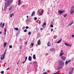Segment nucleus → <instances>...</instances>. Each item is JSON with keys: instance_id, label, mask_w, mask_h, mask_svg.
I'll list each match as a JSON object with an SVG mask.
<instances>
[{"instance_id": "nucleus-1", "label": "nucleus", "mask_w": 74, "mask_h": 74, "mask_svg": "<svg viewBox=\"0 0 74 74\" xmlns=\"http://www.w3.org/2000/svg\"><path fill=\"white\" fill-rule=\"evenodd\" d=\"M13 0H7L5 4V6L4 8V11H6L7 10V8L8 6H10V5L11 3H12Z\"/></svg>"}, {"instance_id": "nucleus-2", "label": "nucleus", "mask_w": 74, "mask_h": 74, "mask_svg": "<svg viewBox=\"0 0 74 74\" xmlns=\"http://www.w3.org/2000/svg\"><path fill=\"white\" fill-rule=\"evenodd\" d=\"M64 66V62L63 61H61L59 64V67L58 68V70L62 69Z\"/></svg>"}, {"instance_id": "nucleus-3", "label": "nucleus", "mask_w": 74, "mask_h": 74, "mask_svg": "<svg viewBox=\"0 0 74 74\" xmlns=\"http://www.w3.org/2000/svg\"><path fill=\"white\" fill-rule=\"evenodd\" d=\"M74 12V5L72 6L71 8V10L70 13L71 14H73V13Z\"/></svg>"}, {"instance_id": "nucleus-4", "label": "nucleus", "mask_w": 74, "mask_h": 74, "mask_svg": "<svg viewBox=\"0 0 74 74\" xmlns=\"http://www.w3.org/2000/svg\"><path fill=\"white\" fill-rule=\"evenodd\" d=\"M73 71H74V69L73 68H71L69 71V74H72L73 73Z\"/></svg>"}, {"instance_id": "nucleus-5", "label": "nucleus", "mask_w": 74, "mask_h": 74, "mask_svg": "<svg viewBox=\"0 0 74 74\" xmlns=\"http://www.w3.org/2000/svg\"><path fill=\"white\" fill-rule=\"evenodd\" d=\"M65 10H64L63 11L60 10L58 11V13L60 14V15H62V13L65 12Z\"/></svg>"}, {"instance_id": "nucleus-6", "label": "nucleus", "mask_w": 74, "mask_h": 74, "mask_svg": "<svg viewBox=\"0 0 74 74\" xmlns=\"http://www.w3.org/2000/svg\"><path fill=\"white\" fill-rule=\"evenodd\" d=\"M40 10L41 11V12H40L39 14L40 15H42L44 12V10L42 9H40Z\"/></svg>"}, {"instance_id": "nucleus-7", "label": "nucleus", "mask_w": 74, "mask_h": 74, "mask_svg": "<svg viewBox=\"0 0 74 74\" xmlns=\"http://www.w3.org/2000/svg\"><path fill=\"white\" fill-rule=\"evenodd\" d=\"M4 58H5V56H4L3 54H2L1 57V60H2L3 59H4Z\"/></svg>"}, {"instance_id": "nucleus-8", "label": "nucleus", "mask_w": 74, "mask_h": 74, "mask_svg": "<svg viewBox=\"0 0 74 74\" xmlns=\"http://www.w3.org/2000/svg\"><path fill=\"white\" fill-rule=\"evenodd\" d=\"M5 25V23H3H3L1 22V23H0V26L1 27H3Z\"/></svg>"}, {"instance_id": "nucleus-9", "label": "nucleus", "mask_w": 74, "mask_h": 74, "mask_svg": "<svg viewBox=\"0 0 74 74\" xmlns=\"http://www.w3.org/2000/svg\"><path fill=\"white\" fill-rule=\"evenodd\" d=\"M64 44H65L66 46H69L70 47H71V45L70 44H69L68 43H65Z\"/></svg>"}, {"instance_id": "nucleus-10", "label": "nucleus", "mask_w": 74, "mask_h": 74, "mask_svg": "<svg viewBox=\"0 0 74 74\" xmlns=\"http://www.w3.org/2000/svg\"><path fill=\"white\" fill-rule=\"evenodd\" d=\"M61 58L62 60H65L66 59V58L65 57L62 56Z\"/></svg>"}, {"instance_id": "nucleus-11", "label": "nucleus", "mask_w": 74, "mask_h": 74, "mask_svg": "<svg viewBox=\"0 0 74 74\" xmlns=\"http://www.w3.org/2000/svg\"><path fill=\"white\" fill-rule=\"evenodd\" d=\"M50 51H54V53H55V49L51 48L50 49Z\"/></svg>"}, {"instance_id": "nucleus-12", "label": "nucleus", "mask_w": 74, "mask_h": 74, "mask_svg": "<svg viewBox=\"0 0 74 74\" xmlns=\"http://www.w3.org/2000/svg\"><path fill=\"white\" fill-rule=\"evenodd\" d=\"M18 5H21V0H18Z\"/></svg>"}, {"instance_id": "nucleus-13", "label": "nucleus", "mask_w": 74, "mask_h": 74, "mask_svg": "<svg viewBox=\"0 0 74 74\" xmlns=\"http://www.w3.org/2000/svg\"><path fill=\"white\" fill-rule=\"evenodd\" d=\"M40 42H41V41H40V39H39L38 41V45H40Z\"/></svg>"}, {"instance_id": "nucleus-14", "label": "nucleus", "mask_w": 74, "mask_h": 74, "mask_svg": "<svg viewBox=\"0 0 74 74\" xmlns=\"http://www.w3.org/2000/svg\"><path fill=\"white\" fill-rule=\"evenodd\" d=\"M28 60L29 61H31L32 60V57L29 56L28 58Z\"/></svg>"}, {"instance_id": "nucleus-15", "label": "nucleus", "mask_w": 74, "mask_h": 74, "mask_svg": "<svg viewBox=\"0 0 74 74\" xmlns=\"http://www.w3.org/2000/svg\"><path fill=\"white\" fill-rule=\"evenodd\" d=\"M7 43L6 42H5L3 44V46L4 47V48H5L6 46L7 45Z\"/></svg>"}, {"instance_id": "nucleus-16", "label": "nucleus", "mask_w": 74, "mask_h": 74, "mask_svg": "<svg viewBox=\"0 0 74 74\" xmlns=\"http://www.w3.org/2000/svg\"><path fill=\"white\" fill-rule=\"evenodd\" d=\"M35 14V12L33 11L31 15V16H33Z\"/></svg>"}, {"instance_id": "nucleus-17", "label": "nucleus", "mask_w": 74, "mask_h": 74, "mask_svg": "<svg viewBox=\"0 0 74 74\" xmlns=\"http://www.w3.org/2000/svg\"><path fill=\"white\" fill-rule=\"evenodd\" d=\"M33 58L35 60H36V55L35 54H34L33 56Z\"/></svg>"}, {"instance_id": "nucleus-18", "label": "nucleus", "mask_w": 74, "mask_h": 74, "mask_svg": "<svg viewBox=\"0 0 74 74\" xmlns=\"http://www.w3.org/2000/svg\"><path fill=\"white\" fill-rule=\"evenodd\" d=\"M61 41H62V39H60V40H58L57 42V43L59 44V43H60Z\"/></svg>"}, {"instance_id": "nucleus-19", "label": "nucleus", "mask_w": 74, "mask_h": 74, "mask_svg": "<svg viewBox=\"0 0 74 74\" xmlns=\"http://www.w3.org/2000/svg\"><path fill=\"white\" fill-rule=\"evenodd\" d=\"M46 25V23H43V25H42V27H43V28H44V26Z\"/></svg>"}, {"instance_id": "nucleus-20", "label": "nucleus", "mask_w": 74, "mask_h": 74, "mask_svg": "<svg viewBox=\"0 0 74 74\" xmlns=\"http://www.w3.org/2000/svg\"><path fill=\"white\" fill-rule=\"evenodd\" d=\"M47 45L48 47L51 46V43H50V42H49L47 44Z\"/></svg>"}, {"instance_id": "nucleus-21", "label": "nucleus", "mask_w": 74, "mask_h": 74, "mask_svg": "<svg viewBox=\"0 0 74 74\" xmlns=\"http://www.w3.org/2000/svg\"><path fill=\"white\" fill-rule=\"evenodd\" d=\"M50 13H51V10H49L48 11V12H47L48 15H49V14H50Z\"/></svg>"}, {"instance_id": "nucleus-22", "label": "nucleus", "mask_w": 74, "mask_h": 74, "mask_svg": "<svg viewBox=\"0 0 74 74\" xmlns=\"http://www.w3.org/2000/svg\"><path fill=\"white\" fill-rule=\"evenodd\" d=\"M73 23V22H72V23H70L69 24V26H71L72 24Z\"/></svg>"}, {"instance_id": "nucleus-23", "label": "nucleus", "mask_w": 74, "mask_h": 74, "mask_svg": "<svg viewBox=\"0 0 74 74\" xmlns=\"http://www.w3.org/2000/svg\"><path fill=\"white\" fill-rule=\"evenodd\" d=\"M64 55V53H60V56L61 57L62 55Z\"/></svg>"}, {"instance_id": "nucleus-24", "label": "nucleus", "mask_w": 74, "mask_h": 74, "mask_svg": "<svg viewBox=\"0 0 74 74\" xmlns=\"http://www.w3.org/2000/svg\"><path fill=\"white\" fill-rule=\"evenodd\" d=\"M67 16V13L64 15V18H66V16Z\"/></svg>"}, {"instance_id": "nucleus-25", "label": "nucleus", "mask_w": 74, "mask_h": 74, "mask_svg": "<svg viewBox=\"0 0 74 74\" xmlns=\"http://www.w3.org/2000/svg\"><path fill=\"white\" fill-rule=\"evenodd\" d=\"M14 29L16 30V31H18L19 30V29L18 28H14Z\"/></svg>"}, {"instance_id": "nucleus-26", "label": "nucleus", "mask_w": 74, "mask_h": 74, "mask_svg": "<svg viewBox=\"0 0 74 74\" xmlns=\"http://www.w3.org/2000/svg\"><path fill=\"white\" fill-rule=\"evenodd\" d=\"M14 13H12V14H11L10 17H12V16H14Z\"/></svg>"}, {"instance_id": "nucleus-27", "label": "nucleus", "mask_w": 74, "mask_h": 74, "mask_svg": "<svg viewBox=\"0 0 74 74\" xmlns=\"http://www.w3.org/2000/svg\"><path fill=\"white\" fill-rule=\"evenodd\" d=\"M12 45H10L9 46V48H12Z\"/></svg>"}, {"instance_id": "nucleus-28", "label": "nucleus", "mask_w": 74, "mask_h": 74, "mask_svg": "<svg viewBox=\"0 0 74 74\" xmlns=\"http://www.w3.org/2000/svg\"><path fill=\"white\" fill-rule=\"evenodd\" d=\"M31 34V32H29L28 33V34L29 35H30V34Z\"/></svg>"}, {"instance_id": "nucleus-29", "label": "nucleus", "mask_w": 74, "mask_h": 74, "mask_svg": "<svg viewBox=\"0 0 74 74\" xmlns=\"http://www.w3.org/2000/svg\"><path fill=\"white\" fill-rule=\"evenodd\" d=\"M5 53H6V51H5L4 54H3V55L5 56Z\"/></svg>"}, {"instance_id": "nucleus-30", "label": "nucleus", "mask_w": 74, "mask_h": 74, "mask_svg": "<svg viewBox=\"0 0 74 74\" xmlns=\"http://www.w3.org/2000/svg\"><path fill=\"white\" fill-rule=\"evenodd\" d=\"M27 57H26L25 58V61H26V60H27Z\"/></svg>"}, {"instance_id": "nucleus-31", "label": "nucleus", "mask_w": 74, "mask_h": 74, "mask_svg": "<svg viewBox=\"0 0 74 74\" xmlns=\"http://www.w3.org/2000/svg\"><path fill=\"white\" fill-rule=\"evenodd\" d=\"M38 30H39V28L38 27H37L36 28V30L37 31H38Z\"/></svg>"}, {"instance_id": "nucleus-32", "label": "nucleus", "mask_w": 74, "mask_h": 74, "mask_svg": "<svg viewBox=\"0 0 74 74\" xmlns=\"http://www.w3.org/2000/svg\"><path fill=\"white\" fill-rule=\"evenodd\" d=\"M68 63H69V62L67 61H66L65 62V64H67Z\"/></svg>"}, {"instance_id": "nucleus-33", "label": "nucleus", "mask_w": 74, "mask_h": 74, "mask_svg": "<svg viewBox=\"0 0 74 74\" xmlns=\"http://www.w3.org/2000/svg\"><path fill=\"white\" fill-rule=\"evenodd\" d=\"M50 27H53V25H52V24L50 25Z\"/></svg>"}, {"instance_id": "nucleus-34", "label": "nucleus", "mask_w": 74, "mask_h": 74, "mask_svg": "<svg viewBox=\"0 0 74 74\" xmlns=\"http://www.w3.org/2000/svg\"><path fill=\"white\" fill-rule=\"evenodd\" d=\"M31 45L32 46V47H33L34 45V43H31Z\"/></svg>"}, {"instance_id": "nucleus-35", "label": "nucleus", "mask_w": 74, "mask_h": 74, "mask_svg": "<svg viewBox=\"0 0 74 74\" xmlns=\"http://www.w3.org/2000/svg\"><path fill=\"white\" fill-rule=\"evenodd\" d=\"M60 52H61V53H63V51L62 50H61Z\"/></svg>"}, {"instance_id": "nucleus-36", "label": "nucleus", "mask_w": 74, "mask_h": 74, "mask_svg": "<svg viewBox=\"0 0 74 74\" xmlns=\"http://www.w3.org/2000/svg\"><path fill=\"white\" fill-rule=\"evenodd\" d=\"M10 68H11L10 67H9L7 69H6V70H9V69H10Z\"/></svg>"}, {"instance_id": "nucleus-37", "label": "nucleus", "mask_w": 74, "mask_h": 74, "mask_svg": "<svg viewBox=\"0 0 74 74\" xmlns=\"http://www.w3.org/2000/svg\"><path fill=\"white\" fill-rule=\"evenodd\" d=\"M12 9V8L11 7V8H9V10L10 11H11V9Z\"/></svg>"}, {"instance_id": "nucleus-38", "label": "nucleus", "mask_w": 74, "mask_h": 74, "mask_svg": "<svg viewBox=\"0 0 74 74\" xmlns=\"http://www.w3.org/2000/svg\"><path fill=\"white\" fill-rule=\"evenodd\" d=\"M4 32H7V29H4Z\"/></svg>"}, {"instance_id": "nucleus-39", "label": "nucleus", "mask_w": 74, "mask_h": 74, "mask_svg": "<svg viewBox=\"0 0 74 74\" xmlns=\"http://www.w3.org/2000/svg\"><path fill=\"white\" fill-rule=\"evenodd\" d=\"M37 19V18L36 17H34V19L35 21Z\"/></svg>"}, {"instance_id": "nucleus-40", "label": "nucleus", "mask_w": 74, "mask_h": 74, "mask_svg": "<svg viewBox=\"0 0 74 74\" xmlns=\"http://www.w3.org/2000/svg\"><path fill=\"white\" fill-rule=\"evenodd\" d=\"M26 29H29V27H28V26H26Z\"/></svg>"}, {"instance_id": "nucleus-41", "label": "nucleus", "mask_w": 74, "mask_h": 74, "mask_svg": "<svg viewBox=\"0 0 74 74\" xmlns=\"http://www.w3.org/2000/svg\"><path fill=\"white\" fill-rule=\"evenodd\" d=\"M4 71H1V73L2 74H4Z\"/></svg>"}, {"instance_id": "nucleus-42", "label": "nucleus", "mask_w": 74, "mask_h": 74, "mask_svg": "<svg viewBox=\"0 0 74 74\" xmlns=\"http://www.w3.org/2000/svg\"><path fill=\"white\" fill-rule=\"evenodd\" d=\"M24 32H27V29H25L24 30Z\"/></svg>"}, {"instance_id": "nucleus-43", "label": "nucleus", "mask_w": 74, "mask_h": 74, "mask_svg": "<svg viewBox=\"0 0 74 74\" xmlns=\"http://www.w3.org/2000/svg\"><path fill=\"white\" fill-rule=\"evenodd\" d=\"M38 23H39V25L41 23V21L40 20L39 22Z\"/></svg>"}, {"instance_id": "nucleus-44", "label": "nucleus", "mask_w": 74, "mask_h": 74, "mask_svg": "<svg viewBox=\"0 0 74 74\" xmlns=\"http://www.w3.org/2000/svg\"><path fill=\"white\" fill-rule=\"evenodd\" d=\"M72 37H73V38H74V35H72Z\"/></svg>"}, {"instance_id": "nucleus-45", "label": "nucleus", "mask_w": 74, "mask_h": 74, "mask_svg": "<svg viewBox=\"0 0 74 74\" xmlns=\"http://www.w3.org/2000/svg\"><path fill=\"white\" fill-rule=\"evenodd\" d=\"M20 49H21V48H22V46H20Z\"/></svg>"}, {"instance_id": "nucleus-46", "label": "nucleus", "mask_w": 74, "mask_h": 74, "mask_svg": "<svg viewBox=\"0 0 74 74\" xmlns=\"http://www.w3.org/2000/svg\"><path fill=\"white\" fill-rule=\"evenodd\" d=\"M40 30H43V29L41 28H40Z\"/></svg>"}, {"instance_id": "nucleus-47", "label": "nucleus", "mask_w": 74, "mask_h": 74, "mask_svg": "<svg viewBox=\"0 0 74 74\" xmlns=\"http://www.w3.org/2000/svg\"><path fill=\"white\" fill-rule=\"evenodd\" d=\"M46 56H47L48 55V53H47L46 54Z\"/></svg>"}, {"instance_id": "nucleus-48", "label": "nucleus", "mask_w": 74, "mask_h": 74, "mask_svg": "<svg viewBox=\"0 0 74 74\" xmlns=\"http://www.w3.org/2000/svg\"><path fill=\"white\" fill-rule=\"evenodd\" d=\"M25 62H26V61H25H25H24V62H23V64H24V63H25Z\"/></svg>"}, {"instance_id": "nucleus-49", "label": "nucleus", "mask_w": 74, "mask_h": 74, "mask_svg": "<svg viewBox=\"0 0 74 74\" xmlns=\"http://www.w3.org/2000/svg\"><path fill=\"white\" fill-rule=\"evenodd\" d=\"M27 41H26V42H25V44H26V45H27Z\"/></svg>"}, {"instance_id": "nucleus-50", "label": "nucleus", "mask_w": 74, "mask_h": 74, "mask_svg": "<svg viewBox=\"0 0 74 74\" xmlns=\"http://www.w3.org/2000/svg\"><path fill=\"white\" fill-rule=\"evenodd\" d=\"M53 31V29H51V32H52Z\"/></svg>"}, {"instance_id": "nucleus-51", "label": "nucleus", "mask_w": 74, "mask_h": 74, "mask_svg": "<svg viewBox=\"0 0 74 74\" xmlns=\"http://www.w3.org/2000/svg\"><path fill=\"white\" fill-rule=\"evenodd\" d=\"M71 60H69V61H68V63H69V62H71Z\"/></svg>"}, {"instance_id": "nucleus-52", "label": "nucleus", "mask_w": 74, "mask_h": 74, "mask_svg": "<svg viewBox=\"0 0 74 74\" xmlns=\"http://www.w3.org/2000/svg\"><path fill=\"white\" fill-rule=\"evenodd\" d=\"M58 73V72H57L56 73H53V74H57Z\"/></svg>"}, {"instance_id": "nucleus-53", "label": "nucleus", "mask_w": 74, "mask_h": 74, "mask_svg": "<svg viewBox=\"0 0 74 74\" xmlns=\"http://www.w3.org/2000/svg\"><path fill=\"white\" fill-rule=\"evenodd\" d=\"M6 32H5V33H4V35H6Z\"/></svg>"}, {"instance_id": "nucleus-54", "label": "nucleus", "mask_w": 74, "mask_h": 74, "mask_svg": "<svg viewBox=\"0 0 74 74\" xmlns=\"http://www.w3.org/2000/svg\"><path fill=\"white\" fill-rule=\"evenodd\" d=\"M27 18H29V16H27Z\"/></svg>"}, {"instance_id": "nucleus-55", "label": "nucleus", "mask_w": 74, "mask_h": 74, "mask_svg": "<svg viewBox=\"0 0 74 74\" xmlns=\"http://www.w3.org/2000/svg\"><path fill=\"white\" fill-rule=\"evenodd\" d=\"M59 72H60V71H58L57 72V73H59Z\"/></svg>"}, {"instance_id": "nucleus-56", "label": "nucleus", "mask_w": 74, "mask_h": 74, "mask_svg": "<svg viewBox=\"0 0 74 74\" xmlns=\"http://www.w3.org/2000/svg\"><path fill=\"white\" fill-rule=\"evenodd\" d=\"M0 34H1V32H0Z\"/></svg>"}, {"instance_id": "nucleus-57", "label": "nucleus", "mask_w": 74, "mask_h": 74, "mask_svg": "<svg viewBox=\"0 0 74 74\" xmlns=\"http://www.w3.org/2000/svg\"><path fill=\"white\" fill-rule=\"evenodd\" d=\"M19 64V63L18 62L17 63V64Z\"/></svg>"}, {"instance_id": "nucleus-58", "label": "nucleus", "mask_w": 74, "mask_h": 74, "mask_svg": "<svg viewBox=\"0 0 74 74\" xmlns=\"http://www.w3.org/2000/svg\"><path fill=\"white\" fill-rule=\"evenodd\" d=\"M53 2H54V3H55V1H53Z\"/></svg>"}, {"instance_id": "nucleus-59", "label": "nucleus", "mask_w": 74, "mask_h": 74, "mask_svg": "<svg viewBox=\"0 0 74 74\" xmlns=\"http://www.w3.org/2000/svg\"><path fill=\"white\" fill-rule=\"evenodd\" d=\"M7 0H5V1H6Z\"/></svg>"}]
</instances>
